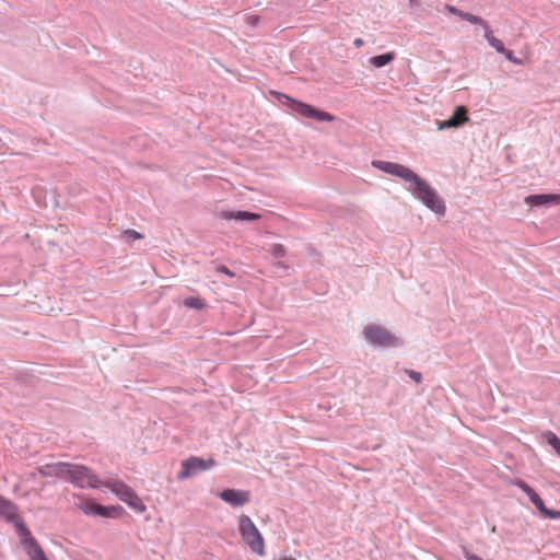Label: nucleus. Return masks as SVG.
<instances>
[{
    "mask_svg": "<svg viewBox=\"0 0 560 560\" xmlns=\"http://www.w3.org/2000/svg\"><path fill=\"white\" fill-rule=\"evenodd\" d=\"M372 164L376 168L387 174L397 176L405 182L410 183L413 186V195L420 199L429 209L438 214L445 213L444 201L438 196L436 191L409 167L387 161H374Z\"/></svg>",
    "mask_w": 560,
    "mask_h": 560,
    "instance_id": "obj_1",
    "label": "nucleus"
},
{
    "mask_svg": "<svg viewBox=\"0 0 560 560\" xmlns=\"http://www.w3.org/2000/svg\"><path fill=\"white\" fill-rule=\"evenodd\" d=\"M238 530L242 536L244 542L249 547V549L257 553L258 556L265 555V541L264 538L253 523V521L247 515H241L238 518Z\"/></svg>",
    "mask_w": 560,
    "mask_h": 560,
    "instance_id": "obj_2",
    "label": "nucleus"
},
{
    "mask_svg": "<svg viewBox=\"0 0 560 560\" xmlns=\"http://www.w3.org/2000/svg\"><path fill=\"white\" fill-rule=\"evenodd\" d=\"M102 486L110 489L122 502L128 504L133 511L143 513L147 510L145 504L139 495L124 481L117 479L102 480Z\"/></svg>",
    "mask_w": 560,
    "mask_h": 560,
    "instance_id": "obj_3",
    "label": "nucleus"
},
{
    "mask_svg": "<svg viewBox=\"0 0 560 560\" xmlns=\"http://www.w3.org/2000/svg\"><path fill=\"white\" fill-rule=\"evenodd\" d=\"M102 486L110 489L122 502L128 504L133 511L143 513L147 510L145 504L139 495L124 481L117 479L102 480Z\"/></svg>",
    "mask_w": 560,
    "mask_h": 560,
    "instance_id": "obj_4",
    "label": "nucleus"
},
{
    "mask_svg": "<svg viewBox=\"0 0 560 560\" xmlns=\"http://www.w3.org/2000/svg\"><path fill=\"white\" fill-rule=\"evenodd\" d=\"M66 479L80 488H100L102 480L93 471L83 465L68 464Z\"/></svg>",
    "mask_w": 560,
    "mask_h": 560,
    "instance_id": "obj_5",
    "label": "nucleus"
},
{
    "mask_svg": "<svg viewBox=\"0 0 560 560\" xmlns=\"http://www.w3.org/2000/svg\"><path fill=\"white\" fill-rule=\"evenodd\" d=\"M363 336L369 343L377 347H396L400 343L394 334L385 327L375 324L365 326Z\"/></svg>",
    "mask_w": 560,
    "mask_h": 560,
    "instance_id": "obj_6",
    "label": "nucleus"
},
{
    "mask_svg": "<svg viewBox=\"0 0 560 560\" xmlns=\"http://www.w3.org/2000/svg\"><path fill=\"white\" fill-rule=\"evenodd\" d=\"M284 97L287 100L285 105L291 110H293L295 114H298L302 117L314 119L317 121H332L334 120V116L327 112L320 110L310 104L293 100L289 96H284Z\"/></svg>",
    "mask_w": 560,
    "mask_h": 560,
    "instance_id": "obj_7",
    "label": "nucleus"
},
{
    "mask_svg": "<svg viewBox=\"0 0 560 560\" xmlns=\"http://www.w3.org/2000/svg\"><path fill=\"white\" fill-rule=\"evenodd\" d=\"M214 465L215 460L213 458L202 459L196 456H191L182 463V469L177 474V478L179 480L187 479L198 471L212 468Z\"/></svg>",
    "mask_w": 560,
    "mask_h": 560,
    "instance_id": "obj_8",
    "label": "nucleus"
},
{
    "mask_svg": "<svg viewBox=\"0 0 560 560\" xmlns=\"http://www.w3.org/2000/svg\"><path fill=\"white\" fill-rule=\"evenodd\" d=\"M20 533L22 535V545L31 560H48L44 550L36 539L32 537L31 532L25 524H20Z\"/></svg>",
    "mask_w": 560,
    "mask_h": 560,
    "instance_id": "obj_9",
    "label": "nucleus"
},
{
    "mask_svg": "<svg viewBox=\"0 0 560 560\" xmlns=\"http://www.w3.org/2000/svg\"><path fill=\"white\" fill-rule=\"evenodd\" d=\"M80 510L86 515H98L113 517L116 512L121 511L120 506H103L93 501H85L79 505Z\"/></svg>",
    "mask_w": 560,
    "mask_h": 560,
    "instance_id": "obj_10",
    "label": "nucleus"
},
{
    "mask_svg": "<svg viewBox=\"0 0 560 560\" xmlns=\"http://www.w3.org/2000/svg\"><path fill=\"white\" fill-rule=\"evenodd\" d=\"M219 497L232 506H242L249 502L250 493L245 490L225 489L219 493Z\"/></svg>",
    "mask_w": 560,
    "mask_h": 560,
    "instance_id": "obj_11",
    "label": "nucleus"
},
{
    "mask_svg": "<svg viewBox=\"0 0 560 560\" xmlns=\"http://www.w3.org/2000/svg\"><path fill=\"white\" fill-rule=\"evenodd\" d=\"M0 516L4 517L7 521L14 523L20 529V524H24L22 518L19 515L18 506L10 500L0 495Z\"/></svg>",
    "mask_w": 560,
    "mask_h": 560,
    "instance_id": "obj_12",
    "label": "nucleus"
},
{
    "mask_svg": "<svg viewBox=\"0 0 560 560\" xmlns=\"http://www.w3.org/2000/svg\"><path fill=\"white\" fill-rule=\"evenodd\" d=\"M69 463H51L46 464L37 468L38 472L43 477H55V478H65L67 477V469Z\"/></svg>",
    "mask_w": 560,
    "mask_h": 560,
    "instance_id": "obj_13",
    "label": "nucleus"
},
{
    "mask_svg": "<svg viewBox=\"0 0 560 560\" xmlns=\"http://www.w3.org/2000/svg\"><path fill=\"white\" fill-rule=\"evenodd\" d=\"M468 110L465 106H457L451 118L439 124L440 129L455 128L468 121Z\"/></svg>",
    "mask_w": 560,
    "mask_h": 560,
    "instance_id": "obj_14",
    "label": "nucleus"
},
{
    "mask_svg": "<svg viewBox=\"0 0 560 560\" xmlns=\"http://www.w3.org/2000/svg\"><path fill=\"white\" fill-rule=\"evenodd\" d=\"M525 202L532 207H540L549 203L560 205V194L530 195L525 198Z\"/></svg>",
    "mask_w": 560,
    "mask_h": 560,
    "instance_id": "obj_15",
    "label": "nucleus"
},
{
    "mask_svg": "<svg viewBox=\"0 0 560 560\" xmlns=\"http://www.w3.org/2000/svg\"><path fill=\"white\" fill-rule=\"evenodd\" d=\"M514 485L517 486L524 493H526L529 497L532 503L537 508V510L541 514L546 511L547 508L545 506V503L541 500V498L525 481L516 480Z\"/></svg>",
    "mask_w": 560,
    "mask_h": 560,
    "instance_id": "obj_16",
    "label": "nucleus"
},
{
    "mask_svg": "<svg viewBox=\"0 0 560 560\" xmlns=\"http://www.w3.org/2000/svg\"><path fill=\"white\" fill-rule=\"evenodd\" d=\"M478 25H480L483 28L485 38L487 39L489 45L491 47H493L500 54L505 52V47H504L503 43L493 35V32L490 28L489 23L486 20L481 19V22L478 23Z\"/></svg>",
    "mask_w": 560,
    "mask_h": 560,
    "instance_id": "obj_17",
    "label": "nucleus"
},
{
    "mask_svg": "<svg viewBox=\"0 0 560 560\" xmlns=\"http://www.w3.org/2000/svg\"><path fill=\"white\" fill-rule=\"evenodd\" d=\"M220 217L224 220L253 221L260 219V214L249 211H223Z\"/></svg>",
    "mask_w": 560,
    "mask_h": 560,
    "instance_id": "obj_18",
    "label": "nucleus"
},
{
    "mask_svg": "<svg viewBox=\"0 0 560 560\" xmlns=\"http://www.w3.org/2000/svg\"><path fill=\"white\" fill-rule=\"evenodd\" d=\"M445 9L447 10V12H450L451 14H454V15H457L458 18H460L462 20L464 21H467L471 24H478L481 22V19L480 16L478 15H475V14H471V13H468V12H464L462 10H458L456 7L454 5H451V4H446L445 5Z\"/></svg>",
    "mask_w": 560,
    "mask_h": 560,
    "instance_id": "obj_19",
    "label": "nucleus"
},
{
    "mask_svg": "<svg viewBox=\"0 0 560 560\" xmlns=\"http://www.w3.org/2000/svg\"><path fill=\"white\" fill-rule=\"evenodd\" d=\"M395 58V52H387L378 56H374L370 59L371 65L376 68H382L393 61Z\"/></svg>",
    "mask_w": 560,
    "mask_h": 560,
    "instance_id": "obj_20",
    "label": "nucleus"
},
{
    "mask_svg": "<svg viewBox=\"0 0 560 560\" xmlns=\"http://www.w3.org/2000/svg\"><path fill=\"white\" fill-rule=\"evenodd\" d=\"M544 438L547 441V443L555 450V452L560 456V439L551 431L545 432Z\"/></svg>",
    "mask_w": 560,
    "mask_h": 560,
    "instance_id": "obj_21",
    "label": "nucleus"
},
{
    "mask_svg": "<svg viewBox=\"0 0 560 560\" xmlns=\"http://www.w3.org/2000/svg\"><path fill=\"white\" fill-rule=\"evenodd\" d=\"M184 305L189 308L202 310L206 307V303L198 296H189L184 300Z\"/></svg>",
    "mask_w": 560,
    "mask_h": 560,
    "instance_id": "obj_22",
    "label": "nucleus"
},
{
    "mask_svg": "<svg viewBox=\"0 0 560 560\" xmlns=\"http://www.w3.org/2000/svg\"><path fill=\"white\" fill-rule=\"evenodd\" d=\"M125 235H127L128 237L132 238V240H142L143 238V235L139 232H137L136 230H132V229H128L124 232Z\"/></svg>",
    "mask_w": 560,
    "mask_h": 560,
    "instance_id": "obj_23",
    "label": "nucleus"
},
{
    "mask_svg": "<svg viewBox=\"0 0 560 560\" xmlns=\"http://www.w3.org/2000/svg\"><path fill=\"white\" fill-rule=\"evenodd\" d=\"M502 54L505 56V58H506L509 61H511V62H513V63H515V65H521V63H522V61H521L520 59H517V58L514 56V54H513V51H512V50H508V49L505 48V52H502Z\"/></svg>",
    "mask_w": 560,
    "mask_h": 560,
    "instance_id": "obj_24",
    "label": "nucleus"
},
{
    "mask_svg": "<svg viewBox=\"0 0 560 560\" xmlns=\"http://www.w3.org/2000/svg\"><path fill=\"white\" fill-rule=\"evenodd\" d=\"M406 373L412 378L415 382L420 383L422 380L421 373L413 370H406Z\"/></svg>",
    "mask_w": 560,
    "mask_h": 560,
    "instance_id": "obj_25",
    "label": "nucleus"
},
{
    "mask_svg": "<svg viewBox=\"0 0 560 560\" xmlns=\"http://www.w3.org/2000/svg\"><path fill=\"white\" fill-rule=\"evenodd\" d=\"M542 514L549 518H560V511L546 509V511Z\"/></svg>",
    "mask_w": 560,
    "mask_h": 560,
    "instance_id": "obj_26",
    "label": "nucleus"
},
{
    "mask_svg": "<svg viewBox=\"0 0 560 560\" xmlns=\"http://www.w3.org/2000/svg\"><path fill=\"white\" fill-rule=\"evenodd\" d=\"M217 271L218 272H221V273H224L229 277H234V272H232L226 266L224 265H221V266H218L217 267Z\"/></svg>",
    "mask_w": 560,
    "mask_h": 560,
    "instance_id": "obj_27",
    "label": "nucleus"
},
{
    "mask_svg": "<svg viewBox=\"0 0 560 560\" xmlns=\"http://www.w3.org/2000/svg\"><path fill=\"white\" fill-rule=\"evenodd\" d=\"M246 20H247L248 24H250L252 26H255L258 23L259 18L256 15H249V16H247Z\"/></svg>",
    "mask_w": 560,
    "mask_h": 560,
    "instance_id": "obj_28",
    "label": "nucleus"
},
{
    "mask_svg": "<svg viewBox=\"0 0 560 560\" xmlns=\"http://www.w3.org/2000/svg\"><path fill=\"white\" fill-rule=\"evenodd\" d=\"M465 557L467 560H483L481 559L480 557L474 555V553H470L468 551L465 552Z\"/></svg>",
    "mask_w": 560,
    "mask_h": 560,
    "instance_id": "obj_29",
    "label": "nucleus"
},
{
    "mask_svg": "<svg viewBox=\"0 0 560 560\" xmlns=\"http://www.w3.org/2000/svg\"><path fill=\"white\" fill-rule=\"evenodd\" d=\"M354 45H355L357 47H360V46H362V45H363V40H362L361 38H357V39L354 40Z\"/></svg>",
    "mask_w": 560,
    "mask_h": 560,
    "instance_id": "obj_30",
    "label": "nucleus"
},
{
    "mask_svg": "<svg viewBox=\"0 0 560 560\" xmlns=\"http://www.w3.org/2000/svg\"><path fill=\"white\" fill-rule=\"evenodd\" d=\"M279 560H296V559L292 558V557H282Z\"/></svg>",
    "mask_w": 560,
    "mask_h": 560,
    "instance_id": "obj_31",
    "label": "nucleus"
}]
</instances>
